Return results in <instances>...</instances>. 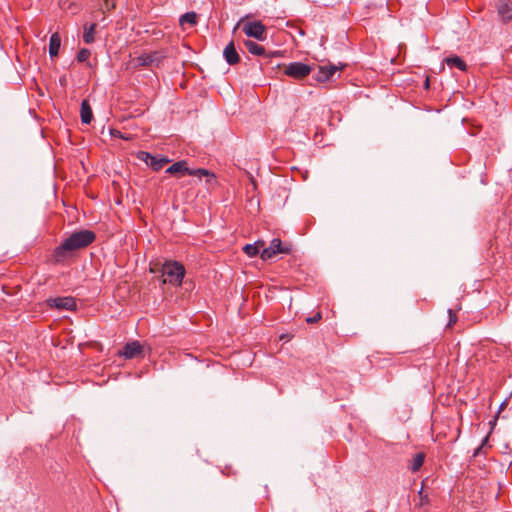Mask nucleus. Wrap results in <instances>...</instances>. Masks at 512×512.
Masks as SVG:
<instances>
[{"instance_id": "nucleus-10", "label": "nucleus", "mask_w": 512, "mask_h": 512, "mask_svg": "<svg viewBox=\"0 0 512 512\" xmlns=\"http://www.w3.org/2000/svg\"><path fill=\"white\" fill-rule=\"evenodd\" d=\"M343 66L336 65H327V66H319L318 72L316 74V80L318 82H326L331 79V77L338 71L341 70Z\"/></svg>"}, {"instance_id": "nucleus-21", "label": "nucleus", "mask_w": 512, "mask_h": 512, "mask_svg": "<svg viewBox=\"0 0 512 512\" xmlns=\"http://www.w3.org/2000/svg\"><path fill=\"white\" fill-rule=\"evenodd\" d=\"M179 22L181 26L185 24L194 26L197 23V15L195 12H187L180 17Z\"/></svg>"}, {"instance_id": "nucleus-18", "label": "nucleus", "mask_w": 512, "mask_h": 512, "mask_svg": "<svg viewBox=\"0 0 512 512\" xmlns=\"http://www.w3.org/2000/svg\"><path fill=\"white\" fill-rule=\"evenodd\" d=\"M446 63L449 67H457L461 71H465L466 63L459 56H452L446 58Z\"/></svg>"}, {"instance_id": "nucleus-8", "label": "nucleus", "mask_w": 512, "mask_h": 512, "mask_svg": "<svg viewBox=\"0 0 512 512\" xmlns=\"http://www.w3.org/2000/svg\"><path fill=\"white\" fill-rule=\"evenodd\" d=\"M497 12L503 23H508L512 20V1L500 0L497 3Z\"/></svg>"}, {"instance_id": "nucleus-4", "label": "nucleus", "mask_w": 512, "mask_h": 512, "mask_svg": "<svg viewBox=\"0 0 512 512\" xmlns=\"http://www.w3.org/2000/svg\"><path fill=\"white\" fill-rule=\"evenodd\" d=\"M291 252L290 245H283L281 240L278 238L273 239L267 248H264L260 254L263 260H269L276 254H289Z\"/></svg>"}, {"instance_id": "nucleus-17", "label": "nucleus", "mask_w": 512, "mask_h": 512, "mask_svg": "<svg viewBox=\"0 0 512 512\" xmlns=\"http://www.w3.org/2000/svg\"><path fill=\"white\" fill-rule=\"evenodd\" d=\"M96 27H97V25L95 23H91L89 25L88 24L84 25L83 41L86 44H91L94 42Z\"/></svg>"}, {"instance_id": "nucleus-1", "label": "nucleus", "mask_w": 512, "mask_h": 512, "mask_svg": "<svg viewBox=\"0 0 512 512\" xmlns=\"http://www.w3.org/2000/svg\"><path fill=\"white\" fill-rule=\"evenodd\" d=\"M95 233L91 230H80L67 237L60 246L56 247L53 257L56 262L65 259L67 253L82 249L90 245L95 240Z\"/></svg>"}, {"instance_id": "nucleus-12", "label": "nucleus", "mask_w": 512, "mask_h": 512, "mask_svg": "<svg viewBox=\"0 0 512 512\" xmlns=\"http://www.w3.org/2000/svg\"><path fill=\"white\" fill-rule=\"evenodd\" d=\"M223 57L229 65H235L240 61L239 54L233 41L228 43L224 48Z\"/></svg>"}, {"instance_id": "nucleus-11", "label": "nucleus", "mask_w": 512, "mask_h": 512, "mask_svg": "<svg viewBox=\"0 0 512 512\" xmlns=\"http://www.w3.org/2000/svg\"><path fill=\"white\" fill-rule=\"evenodd\" d=\"M142 353V345L138 341L127 343L123 350L119 352V356H123L125 359H132Z\"/></svg>"}, {"instance_id": "nucleus-20", "label": "nucleus", "mask_w": 512, "mask_h": 512, "mask_svg": "<svg viewBox=\"0 0 512 512\" xmlns=\"http://www.w3.org/2000/svg\"><path fill=\"white\" fill-rule=\"evenodd\" d=\"M189 175L197 176L198 178L206 177L207 182H210L212 179L215 178V175L212 172L203 168L190 169Z\"/></svg>"}, {"instance_id": "nucleus-3", "label": "nucleus", "mask_w": 512, "mask_h": 512, "mask_svg": "<svg viewBox=\"0 0 512 512\" xmlns=\"http://www.w3.org/2000/svg\"><path fill=\"white\" fill-rule=\"evenodd\" d=\"M312 69L313 67L308 64L302 62H291L284 67L283 72L285 75L291 78L301 80L308 76L311 73Z\"/></svg>"}, {"instance_id": "nucleus-16", "label": "nucleus", "mask_w": 512, "mask_h": 512, "mask_svg": "<svg viewBox=\"0 0 512 512\" xmlns=\"http://www.w3.org/2000/svg\"><path fill=\"white\" fill-rule=\"evenodd\" d=\"M61 46V38L59 34L53 33L50 37L49 41V55L53 58L56 57L59 53V49Z\"/></svg>"}, {"instance_id": "nucleus-19", "label": "nucleus", "mask_w": 512, "mask_h": 512, "mask_svg": "<svg viewBox=\"0 0 512 512\" xmlns=\"http://www.w3.org/2000/svg\"><path fill=\"white\" fill-rule=\"evenodd\" d=\"M264 245L263 242L258 241L253 244H246L243 247V251L249 256V257H255L259 253L260 247Z\"/></svg>"}, {"instance_id": "nucleus-7", "label": "nucleus", "mask_w": 512, "mask_h": 512, "mask_svg": "<svg viewBox=\"0 0 512 512\" xmlns=\"http://www.w3.org/2000/svg\"><path fill=\"white\" fill-rule=\"evenodd\" d=\"M50 307H55L63 310H74L76 309V300L73 297H56L51 298L48 301Z\"/></svg>"}, {"instance_id": "nucleus-6", "label": "nucleus", "mask_w": 512, "mask_h": 512, "mask_svg": "<svg viewBox=\"0 0 512 512\" xmlns=\"http://www.w3.org/2000/svg\"><path fill=\"white\" fill-rule=\"evenodd\" d=\"M163 56L160 52L154 51L135 57L133 62L136 67H158L162 62Z\"/></svg>"}, {"instance_id": "nucleus-9", "label": "nucleus", "mask_w": 512, "mask_h": 512, "mask_svg": "<svg viewBox=\"0 0 512 512\" xmlns=\"http://www.w3.org/2000/svg\"><path fill=\"white\" fill-rule=\"evenodd\" d=\"M140 159L144 160L154 170L158 171L163 168L170 160L165 157H155L148 152H140Z\"/></svg>"}, {"instance_id": "nucleus-13", "label": "nucleus", "mask_w": 512, "mask_h": 512, "mask_svg": "<svg viewBox=\"0 0 512 512\" xmlns=\"http://www.w3.org/2000/svg\"><path fill=\"white\" fill-rule=\"evenodd\" d=\"M190 168L187 166V162L185 160L175 162L171 166L166 169V173L176 175L181 177L183 175H189Z\"/></svg>"}, {"instance_id": "nucleus-23", "label": "nucleus", "mask_w": 512, "mask_h": 512, "mask_svg": "<svg viewBox=\"0 0 512 512\" xmlns=\"http://www.w3.org/2000/svg\"><path fill=\"white\" fill-rule=\"evenodd\" d=\"M91 53L90 50L83 48L81 49L77 54V60L79 62H84L90 57Z\"/></svg>"}, {"instance_id": "nucleus-24", "label": "nucleus", "mask_w": 512, "mask_h": 512, "mask_svg": "<svg viewBox=\"0 0 512 512\" xmlns=\"http://www.w3.org/2000/svg\"><path fill=\"white\" fill-rule=\"evenodd\" d=\"M322 315L320 312H317L314 316L306 318V322L309 324H313L321 320Z\"/></svg>"}, {"instance_id": "nucleus-22", "label": "nucleus", "mask_w": 512, "mask_h": 512, "mask_svg": "<svg viewBox=\"0 0 512 512\" xmlns=\"http://www.w3.org/2000/svg\"><path fill=\"white\" fill-rule=\"evenodd\" d=\"M424 459H425V455L423 453H417L413 457L412 462L409 466L410 470L413 472L418 471L421 468V466L423 465Z\"/></svg>"}, {"instance_id": "nucleus-14", "label": "nucleus", "mask_w": 512, "mask_h": 512, "mask_svg": "<svg viewBox=\"0 0 512 512\" xmlns=\"http://www.w3.org/2000/svg\"><path fill=\"white\" fill-rule=\"evenodd\" d=\"M80 117L84 124H90L93 119L92 108L87 100H83L81 103Z\"/></svg>"}, {"instance_id": "nucleus-2", "label": "nucleus", "mask_w": 512, "mask_h": 512, "mask_svg": "<svg viewBox=\"0 0 512 512\" xmlns=\"http://www.w3.org/2000/svg\"><path fill=\"white\" fill-rule=\"evenodd\" d=\"M161 272L164 277L163 283L180 286L185 275V268L177 261H167L163 264Z\"/></svg>"}, {"instance_id": "nucleus-5", "label": "nucleus", "mask_w": 512, "mask_h": 512, "mask_svg": "<svg viewBox=\"0 0 512 512\" xmlns=\"http://www.w3.org/2000/svg\"><path fill=\"white\" fill-rule=\"evenodd\" d=\"M243 32L248 36L259 41L266 39V27L261 21H250L243 24Z\"/></svg>"}, {"instance_id": "nucleus-26", "label": "nucleus", "mask_w": 512, "mask_h": 512, "mask_svg": "<svg viewBox=\"0 0 512 512\" xmlns=\"http://www.w3.org/2000/svg\"><path fill=\"white\" fill-rule=\"evenodd\" d=\"M110 134H111L113 137H118V138H122V139H127L126 137H124V136H123V134H122L119 130L111 129Z\"/></svg>"}, {"instance_id": "nucleus-25", "label": "nucleus", "mask_w": 512, "mask_h": 512, "mask_svg": "<svg viewBox=\"0 0 512 512\" xmlns=\"http://www.w3.org/2000/svg\"><path fill=\"white\" fill-rule=\"evenodd\" d=\"M448 314L450 318L448 325L451 326L452 324L456 323L457 317L456 314L451 309L448 310Z\"/></svg>"}, {"instance_id": "nucleus-15", "label": "nucleus", "mask_w": 512, "mask_h": 512, "mask_svg": "<svg viewBox=\"0 0 512 512\" xmlns=\"http://www.w3.org/2000/svg\"><path fill=\"white\" fill-rule=\"evenodd\" d=\"M244 46L247 49V51L252 55H255V56L266 55L265 48L262 45L256 43L255 41L245 40Z\"/></svg>"}]
</instances>
